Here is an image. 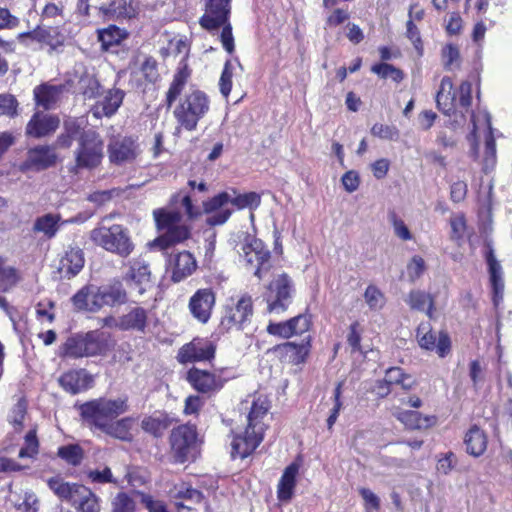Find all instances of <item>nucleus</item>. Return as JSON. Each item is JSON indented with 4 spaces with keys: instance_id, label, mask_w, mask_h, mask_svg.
Wrapping results in <instances>:
<instances>
[{
    "instance_id": "4d7b16f0",
    "label": "nucleus",
    "mask_w": 512,
    "mask_h": 512,
    "mask_svg": "<svg viewBox=\"0 0 512 512\" xmlns=\"http://www.w3.org/2000/svg\"><path fill=\"white\" fill-rule=\"evenodd\" d=\"M16 281L15 270L11 267H6L4 261L0 258V290L7 291Z\"/></svg>"
},
{
    "instance_id": "58836bf2",
    "label": "nucleus",
    "mask_w": 512,
    "mask_h": 512,
    "mask_svg": "<svg viewBox=\"0 0 512 512\" xmlns=\"http://www.w3.org/2000/svg\"><path fill=\"white\" fill-rule=\"evenodd\" d=\"M49 488L61 499L67 500L71 503L74 502L75 498L79 496L80 488L84 485L71 484L64 482L62 479L53 477L47 482Z\"/></svg>"
},
{
    "instance_id": "393cba45",
    "label": "nucleus",
    "mask_w": 512,
    "mask_h": 512,
    "mask_svg": "<svg viewBox=\"0 0 512 512\" xmlns=\"http://www.w3.org/2000/svg\"><path fill=\"white\" fill-rule=\"evenodd\" d=\"M187 380L195 390L203 394L216 392L223 387V380L220 377L197 368L189 370Z\"/></svg>"
},
{
    "instance_id": "f8f14e48",
    "label": "nucleus",
    "mask_w": 512,
    "mask_h": 512,
    "mask_svg": "<svg viewBox=\"0 0 512 512\" xmlns=\"http://www.w3.org/2000/svg\"><path fill=\"white\" fill-rule=\"evenodd\" d=\"M18 38L26 46L30 45L29 41H36L41 48L47 47L50 55L62 52L66 41V36L52 26H38L30 32L19 34Z\"/></svg>"
},
{
    "instance_id": "a19ab883",
    "label": "nucleus",
    "mask_w": 512,
    "mask_h": 512,
    "mask_svg": "<svg viewBox=\"0 0 512 512\" xmlns=\"http://www.w3.org/2000/svg\"><path fill=\"white\" fill-rule=\"evenodd\" d=\"M60 220L61 216L59 214L48 213L40 216L34 222L33 231L42 233L47 238L51 239L57 234L60 228Z\"/></svg>"
},
{
    "instance_id": "e433bc0d",
    "label": "nucleus",
    "mask_w": 512,
    "mask_h": 512,
    "mask_svg": "<svg viewBox=\"0 0 512 512\" xmlns=\"http://www.w3.org/2000/svg\"><path fill=\"white\" fill-rule=\"evenodd\" d=\"M466 451L474 457L482 455L487 448V437L479 427L473 426L464 438Z\"/></svg>"
},
{
    "instance_id": "1a4fd4ad",
    "label": "nucleus",
    "mask_w": 512,
    "mask_h": 512,
    "mask_svg": "<svg viewBox=\"0 0 512 512\" xmlns=\"http://www.w3.org/2000/svg\"><path fill=\"white\" fill-rule=\"evenodd\" d=\"M90 238L96 245L123 258L134 250L128 230L119 224L98 226L90 232Z\"/></svg>"
},
{
    "instance_id": "774afa93",
    "label": "nucleus",
    "mask_w": 512,
    "mask_h": 512,
    "mask_svg": "<svg viewBox=\"0 0 512 512\" xmlns=\"http://www.w3.org/2000/svg\"><path fill=\"white\" fill-rule=\"evenodd\" d=\"M141 71L149 82H155L158 78L156 60L152 57L146 58L141 66Z\"/></svg>"
},
{
    "instance_id": "de8ad7c7",
    "label": "nucleus",
    "mask_w": 512,
    "mask_h": 512,
    "mask_svg": "<svg viewBox=\"0 0 512 512\" xmlns=\"http://www.w3.org/2000/svg\"><path fill=\"white\" fill-rule=\"evenodd\" d=\"M408 304L412 309L425 311L429 317L432 316L433 299L431 296L423 291H411L408 296Z\"/></svg>"
},
{
    "instance_id": "6e6d98bb",
    "label": "nucleus",
    "mask_w": 512,
    "mask_h": 512,
    "mask_svg": "<svg viewBox=\"0 0 512 512\" xmlns=\"http://www.w3.org/2000/svg\"><path fill=\"white\" fill-rule=\"evenodd\" d=\"M27 405L24 400H19L9 415V422L14 426L15 430L20 431L26 416Z\"/></svg>"
},
{
    "instance_id": "412c9836",
    "label": "nucleus",
    "mask_w": 512,
    "mask_h": 512,
    "mask_svg": "<svg viewBox=\"0 0 512 512\" xmlns=\"http://www.w3.org/2000/svg\"><path fill=\"white\" fill-rule=\"evenodd\" d=\"M56 162L57 154L54 148L47 145H40L28 150L27 158L23 162L21 169L40 171L54 166Z\"/></svg>"
},
{
    "instance_id": "0e129e2a",
    "label": "nucleus",
    "mask_w": 512,
    "mask_h": 512,
    "mask_svg": "<svg viewBox=\"0 0 512 512\" xmlns=\"http://www.w3.org/2000/svg\"><path fill=\"white\" fill-rule=\"evenodd\" d=\"M364 297L367 304L373 309L382 307L384 303L383 294L375 286H368Z\"/></svg>"
},
{
    "instance_id": "f3484780",
    "label": "nucleus",
    "mask_w": 512,
    "mask_h": 512,
    "mask_svg": "<svg viewBox=\"0 0 512 512\" xmlns=\"http://www.w3.org/2000/svg\"><path fill=\"white\" fill-rule=\"evenodd\" d=\"M311 325L310 316L300 314L287 321L269 322L266 331L272 336L288 339L294 335H302L308 332Z\"/></svg>"
},
{
    "instance_id": "ddd939ff",
    "label": "nucleus",
    "mask_w": 512,
    "mask_h": 512,
    "mask_svg": "<svg viewBox=\"0 0 512 512\" xmlns=\"http://www.w3.org/2000/svg\"><path fill=\"white\" fill-rule=\"evenodd\" d=\"M243 252L247 266L254 269L253 274L257 278L262 279L272 267L270 251L261 240L254 239L243 246Z\"/></svg>"
},
{
    "instance_id": "f704fd0d",
    "label": "nucleus",
    "mask_w": 512,
    "mask_h": 512,
    "mask_svg": "<svg viewBox=\"0 0 512 512\" xmlns=\"http://www.w3.org/2000/svg\"><path fill=\"white\" fill-rule=\"evenodd\" d=\"M62 92V85L42 84L35 87L34 97L37 105L44 109H51L60 99Z\"/></svg>"
},
{
    "instance_id": "79ce46f5",
    "label": "nucleus",
    "mask_w": 512,
    "mask_h": 512,
    "mask_svg": "<svg viewBox=\"0 0 512 512\" xmlns=\"http://www.w3.org/2000/svg\"><path fill=\"white\" fill-rule=\"evenodd\" d=\"M132 423L133 419L126 417L116 422L111 421L105 424V427H100L98 429L117 439L130 441L132 439V435L130 433Z\"/></svg>"
},
{
    "instance_id": "9b49d317",
    "label": "nucleus",
    "mask_w": 512,
    "mask_h": 512,
    "mask_svg": "<svg viewBox=\"0 0 512 512\" xmlns=\"http://www.w3.org/2000/svg\"><path fill=\"white\" fill-rule=\"evenodd\" d=\"M170 444L176 462L184 463L195 458L197 453V433L194 426L180 425L170 435Z\"/></svg>"
},
{
    "instance_id": "cd10ccee",
    "label": "nucleus",
    "mask_w": 512,
    "mask_h": 512,
    "mask_svg": "<svg viewBox=\"0 0 512 512\" xmlns=\"http://www.w3.org/2000/svg\"><path fill=\"white\" fill-rule=\"evenodd\" d=\"M148 313L140 306L131 307L125 314L119 317L117 328L120 330H135L144 332L147 327Z\"/></svg>"
},
{
    "instance_id": "3c124183",
    "label": "nucleus",
    "mask_w": 512,
    "mask_h": 512,
    "mask_svg": "<svg viewBox=\"0 0 512 512\" xmlns=\"http://www.w3.org/2000/svg\"><path fill=\"white\" fill-rule=\"evenodd\" d=\"M24 446L20 449L18 456L20 458H33L39 450V442L36 436V429L33 428L25 435Z\"/></svg>"
},
{
    "instance_id": "a18cd8bd",
    "label": "nucleus",
    "mask_w": 512,
    "mask_h": 512,
    "mask_svg": "<svg viewBox=\"0 0 512 512\" xmlns=\"http://www.w3.org/2000/svg\"><path fill=\"white\" fill-rule=\"evenodd\" d=\"M72 504L82 512H100L99 498L85 486L80 488L79 496L75 498Z\"/></svg>"
},
{
    "instance_id": "5fc2aeb1",
    "label": "nucleus",
    "mask_w": 512,
    "mask_h": 512,
    "mask_svg": "<svg viewBox=\"0 0 512 512\" xmlns=\"http://www.w3.org/2000/svg\"><path fill=\"white\" fill-rule=\"evenodd\" d=\"M65 132L58 136L57 145L68 148L71 146L73 138L78 134L79 126L75 121H67L64 124Z\"/></svg>"
},
{
    "instance_id": "f257e3e1",
    "label": "nucleus",
    "mask_w": 512,
    "mask_h": 512,
    "mask_svg": "<svg viewBox=\"0 0 512 512\" xmlns=\"http://www.w3.org/2000/svg\"><path fill=\"white\" fill-rule=\"evenodd\" d=\"M189 77L186 67L178 69L166 92L165 103L167 108H171L173 103L178 100L173 109V116L176 120V132L181 130L195 131L198 123L210 111L209 96L199 90L191 89L182 95Z\"/></svg>"
},
{
    "instance_id": "09e8293b",
    "label": "nucleus",
    "mask_w": 512,
    "mask_h": 512,
    "mask_svg": "<svg viewBox=\"0 0 512 512\" xmlns=\"http://www.w3.org/2000/svg\"><path fill=\"white\" fill-rule=\"evenodd\" d=\"M57 455L68 464L77 466L83 459V450L79 445L70 444L59 447Z\"/></svg>"
},
{
    "instance_id": "4c0bfd02",
    "label": "nucleus",
    "mask_w": 512,
    "mask_h": 512,
    "mask_svg": "<svg viewBox=\"0 0 512 512\" xmlns=\"http://www.w3.org/2000/svg\"><path fill=\"white\" fill-rule=\"evenodd\" d=\"M84 266V256L79 249H70L60 261V272L70 278L80 272Z\"/></svg>"
},
{
    "instance_id": "680f3d73",
    "label": "nucleus",
    "mask_w": 512,
    "mask_h": 512,
    "mask_svg": "<svg viewBox=\"0 0 512 512\" xmlns=\"http://www.w3.org/2000/svg\"><path fill=\"white\" fill-rule=\"evenodd\" d=\"M181 202L182 206L185 208L186 214L190 219L197 217L200 212L196 209L193 204L190 195L185 194L182 195V192H178L174 194L171 198L172 203Z\"/></svg>"
},
{
    "instance_id": "c03bdc74",
    "label": "nucleus",
    "mask_w": 512,
    "mask_h": 512,
    "mask_svg": "<svg viewBox=\"0 0 512 512\" xmlns=\"http://www.w3.org/2000/svg\"><path fill=\"white\" fill-rule=\"evenodd\" d=\"M407 380H410V377L405 375L401 368H389L386 371L385 379L379 383V388H384V385H386L383 393H381V396L387 395L389 393L388 386L393 384L401 385L404 389H410L412 387V383H408Z\"/></svg>"
},
{
    "instance_id": "0eeeda50",
    "label": "nucleus",
    "mask_w": 512,
    "mask_h": 512,
    "mask_svg": "<svg viewBox=\"0 0 512 512\" xmlns=\"http://www.w3.org/2000/svg\"><path fill=\"white\" fill-rule=\"evenodd\" d=\"M127 402V397L99 398L82 404L79 409L82 418L89 425L100 428L125 413L128 410Z\"/></svg>"
},
{
    "instance_id": "bf43d9fd",
    "label": "nucleus",
    "mask_w": 512,
    "mask_h": 512,
    "mask_svg": "<svg viewBox=\"0 0 512 512\" xmlns=\"http://www.w3.org/2000/svg\"><path fill=\"white\" fill-rule=\"evenodd\" d=\"M457 457L453 452L441 454L437 462V471L443 475H448L456 466Z\"/></svg>"
},
{
    "instance_id": "2eb2a0df",
    "label": "nucleus",
    "mask_w": 512,
    "mask_h": 512,
    "mask_svg": "<svg viewBox=\"0 0 512 512\" xmlns=\"http://www.w3.org/2000/svg\"><path fill=\"white\" fill-rule=\"evenodd\" d=\"M252 315V298L249 295H243L237 301L235 307L226 308L225 314L221 319L220 326L226 331L233 328L242 329L244 324L250 321Z\"/></svg>"
},
{
    "instance_id": "69168bd1",
    "label": "nucleus",
    "mask_w": 512,
    "mask_h": 512,
    "mask_svg": "<svg viewBox=\"0 0 512 512\" xmlns=\"http://www.w3.org/2000/svg\"><path fill=\"white\" fill-rule=\"evenodd\" d=\"M395 235L401 240L408 241L412 239V234L404 221L393 214L390 218Z\"/></svg>"
},
{
    "instance_id": "dca6fc26",
    "label": "nucleus",
    "mask_w": 512,
    "mask_h": 512,
    "mask_svg": "<svg viewBox=\"0 0 512 512\" xmlns=\"http://www.w3.org/2000/svg\"><path fill=\"white\" fill-rule=\"evenodd\" d=\"M68 84L75 86L77 91L87 99L95 98L99 94L100 84L95 75L88 72L83 63H76L69 74Z\"/></svg>"
},
{
    "instance_id": "b1692460",
    "label": "nucleus",
    "mask_w": 512,
    "mask_h": 512,
    "mask_svg": "<svg viewBox=\"0 0 512 512\" xmlns=\"http://www.w3.org/2000/svg\"><path fill=\"white\" fill-rule=\"evenodd\" d=\"M71 302L77 311L96 313L101 310L99 288L97 285L88 284L78 290L71 298Z\"/></svg>"
},
{
    "instance_id": "a211bd4d",
    "label": "nucleus",
    "mask_w": 512,
    "mask_h": 512,
    "mask_svg": "<svg viewBox=\"0 0 512 512\" xmlns=\"http://www.w3.org/2000/svg\"><path fill=\"white\" fill-rule=\"evenodd\" d=\"M138 155L139 146L130 137H115L108 144V157L113 164L131 163Z\"/></svg>"
},
{
    "instance_id": "aec40b11",
    "label": "nucleus",
    "mask_w": 512,
    "mask_h": 512,
    "mask_svg": "<svg viewBox=\"0 0 512 512\" xmlns=\"http://www.w3.org/2000/svg\"><path fill=\"white\" fill-rule=\"evenodd\" d=\"M215 305V294L210 288L197 290L189 301V310L193 317L201 323H206Z\"/></svg>"
},
{
    "instance_id": "f03ea898",
    "label": "nucleus",
    "mask_w": 512,
    "mask_h": 512,
    "mask_svg": "<svg viewBox=\"0 0 512 512\" xmlns=\"http://www.w3.org/2000/svg\"><path fill=\"white\" fill-rule=\"evenodd\" d=\"M269 404L266 398H254L251 402L250 411L247 416L248 425L243 434H237L232 443L231 455L246 458L261 443L264 434L262 418L267 414Z\"/></svg>"
},
{
    "instance_id": "72a5a7b5",
    "label": "nucleus",
    "mask_w": 512,
    "mask_h": 512,
    "mask_svg": "<svg viewBox=\"0 0 512 512\" xmlns=\"http://www.w3.org/2000/svg\"><path fill=\"white\" fill-rule=\"evenodd\" d=\"M128 271L124 279L138 285H147L151 282V271L147 261L142 258H135L128 262Z\"/></svg>"
},
{
    "instance_id": "39448f33",
    "label": "nucleus",
    "mask_w": 512,
    "mask_h": 512,
    "mask_svg": "<svg viewBox=\"0 0 512 512\" xmlns=\"http://www.w3.org/2000/svg\"><path fill=\"white\" fill-rule=\"evenodd\" d=\"M158 230L165 231L150 243V246L166 250L190 238L191 227L182 223V215L178 211L160 208L153 211Z\"/></svg>"
},
{
    "instance_id": "49530a36",
    "label": "nucleus",
    "mask_w": 512,
    "mask_h": 512,
    "mask_svg": "<svg viewBox=\"0 0 512 512\" xmlns=\"http://www.w3.org/2000/svg\"><path fill=\"white\" fill-rule=\"evenodd\" d=\"M486 123L488 132L485 139V151L483 159V169L487 172L492 169L496 163V144L492 134V127L489 115H486Z\"/></svg>"
},
{
    "instance_id": "864d4df0",
    "label": "nucleus",
    "mask_w": 512,
    "mask_h": 512,
    "mask_svg": "<svg viewBox=\"0 0 512 512\" xmlns=\"http://www.w3.org/2000/svg\"><path fill=\"white\" fill-rule=\"evenodd\" d=\"M371 134L383 140L397 141L399 130L393 125L375 123L371 128Z\"/></svg>"
},
{
    "instance_id": "c85d7f7f",
    "label": "nucleus",
    "mask_w": 512,
    "mask_h": 512,
    "mask_svg": "<svg viewBox=\"0 0 512 512\" xmlns=\"http://www.w3.org/2000/svg\"><path fill=\"white\" fill-rule=\"evenodd\" d=\"M101 309L105 306L114 307L125 304L128 301V294L120 281L109 285L98 286Z\"/></svg>"
},
{
    "instance_id": "338daca9",
    "label": "nucleus",
    "mask_w": 512,
    "mask_h": 512,
    "mask_svg": "<svg viewBox=\"0 0 512 512\" xmlns=\"http://www.w3.org/2000/svg\"><path fill=\"white\" fill-rule=\"evenodd\" d=\"M16 508L19 512H37L38 511V500L34 493L25 492L23 501L16 504Z\"/></svg>"
},
{
    "instance_id": "8fccbe9b",
    "label": "nucleus",
    "mask_w": 512,
    "mask_h": 512,
    "mask_svg": "<svg viewBox=\"0 0 512 512\" xmlns=\"http://www.w3.org/2000/svg\"><path fill=\"white\" fill-rule=\"evenodd\" d=\"M371 71L383 79L390 78L395 83L401 82L404 78V73L400 69L387 63L375 64Z\"/></svg>"
},
{
    "instance_id": "13d9d810",
    "label": "nucleus",
    "mask_w": 512,
    "mask_h": 512,
    "mask_svg": "<svg viewBox=\"0 0 512 512\" xmlns=\"http://www.w3.org/2000/svg\"><path fill=\"white\" fill-rule=\"evenodd\" d=\"M18 102L10 94H0V116L13 117L17 114Z\"/></svg>"
},
{
    "instance_id": "bb28decb",
    "label": "nucleus",
    "mask_w": 512,
    "mask_h": 512,
    "mask_svg": "<svg viewBox=\"0 0 512 512\" xmlns=\"http://www.w3.org/2000/svg\"><path fill=\"white\" fill-rule=\"evenodd\" d=\"M99 10L108 19H131L137 14V6L133 0H111L103 3Z\"/></svg>"
},
{
    "instance_id": "4468645a",
    "label": "nucleus",
    "mask_w": 512,
    "mask_h": 512,
    "mask_svg": "<svg viewBox=\"0 0 512 512\" xmlns=\"http://www.w3.org/2000/svg\"><path fill=\"white\" fill-rule=\"evenodd\" d=\"M215 350L216 345L213 341L196 337L179 349L177 360L181 364L209 361L214 358Z\"/></svg>"
},
{
    "instance_id": "473e14b6",
    "label": "nucleus",
    "mask_w": 512,
    "mask_h": 512,
    "mask_svg": "<svg viewBox=\"0 0 512 512\" xmlns=\"http://www.w3.org/2000/svg\"><path fill=\"white\" fill-rule=\"evenodd\" d=\"M299 473V465L291 463L287 466L277 485V497L282 502L291 500L296 486V478Z\"/></svg>"
},
{
    "instance_id": "37998d69",
    "label": "nucleus",
    "mask_w": 512,
    "mask_h": 512,
    "mask_svg": "<svg viewBox=\"0 0 512 512\" xmlns=\"http://www.w3.org/2000/svg\"><path fill=\"white\" fill-rule=\"evenodd\" d=\"M236 67L243 70L242 64L236 58L234 61L227 60L224 64L220 79H219V91L224 98H228L232 89V79Z\"/></svg>"
},
{
    "instance_id": "7c9ffc66",
    "label": "nucleus",
    "mask_w": 512,
    "mask_h": 512,
    "mask_svg": "<svg viewBox=\"0 0 512 512\" xmlns=\"http://www.w3.org/2000/svg\"><path fill=\"white\" fill-rule=\"evenodd\" d=\"M124 98V92L120 89H110L105 94L104 98L97 102L92 112L96 118L102 116L110 117L116 113L121 106Z\"/></svg>"
},
{
    "instance_id": "423d86ee",
    "label": "nucleus",
    "mask_w": 512,
    "mask_h": 512,
    "mask_svg": "<svg viewBox=\"0 0 512 512\" xmlns=\"http://www.w3.org/2000/svg\"><path fill=\"white\" fill-rule=\"evenodd\" d=\"M472 84L470 81H463L458 90H454L453 82L449 77H443L440 89L436 95L437 107L446 115H457L459 112L461 120H455L459 125L465 122V112L469 111L472 101Z\"/></svg>"
},
{
    "instance_id": "20e7f679",
    "label": "nucleus",
    "mask_w": 512,
    "mask_h": 512,
    "mask_svg": "<svg viewBox=\"0 0 512 512\" xmlns=\"http://www.w3.org/2000/svg\"><path fill=\"white\" fill-rule=\"evenodd\" d=\"M115 343L111 336L99 330L69 337L60 347L59 355L68 358H83L105 355Z\"/></svg>"
},
{
    "instance_id": "e2e57ef3",
    "label": "nucleus",
    "mask_w": 512,
    "mask_h": 512,
    "mask_svg": "<svg viewBox=\"0 0 512 512\" xmlns=\"http://www.w3.org/2000/svg\"><path fill=\"white\" fill-rule=\"evenodd\" d=\"M134 509L133 500L126 493H119L113 502V512H132Z\"/></svg>"
},
{
    "instance_id": "7ed1b4c3",
    "label": "nucleus",
    "mask_w": 512,
    "mask_h": 512,
    "mask_svg": "<svg viewBox=\"0 0 512 512\" xmlns=\"http://www.w3.org/2000/svg\"><path fill=\"white\" fill-rule=\"evenodd\" d=\"M261 203V197L255 192L237 194L235 190L221 192L203 202L204 213L208 214L207 223L211 226L224 224L232 214L227 207L232 204L237 209H255Z\"/></svg>"
},
{
    "instance_id": "c756f323",
    "label": "nucleus",
    "mask_w": 512,
    "mask_h": 512,
    "mask_svg": "<svg viewBox=\"0 0 512 512\" xmlns=\"http://www.w3.org/2000/svg\"><path fill=\"white\" fill-rule=\"evenodd\" d=\"M172 266V280L180 282L196 269V261L193 255L187 251L179 252L170 259Z\"/></svg>"
},
{
    "instance_id": "052dcab7",
    "label": "nucleus",
    "mask_w": 512,
    "mask_h": 512,
    "mask_svg": "<svg viewBox=\"0 0 512 512\" xmlns=\"http://www.w3.org/2000/svg\"><path fill=\"white\" fill-rule=\"evenodd\" d=\"M425 271V261L421 256L415 255L407 265L408 277L411 281L418 279Z\"/></svg>"
},
{
    "instance_id": "9d476101",
    "label": "nucleus",
    "mask_w": 512,
    "mask_h": 512,
    "mask_svg": "<svg viewBox=\"0 0 512 512\" xmlns=\"http://www.w3.org/2000/svg\"><path fill=\"white\" fill-rule=\"evenodd\" d=\"M104 142L94 130L81 132L74 151L75 168L92 170L97 168L104 157Z\"/></svg>"
},
{
    "instance_id": "6ab92c4d",
    "label": "nucleus",
    "mask_w": 512,
    "mask_h": 512,
    "mask_svg": "<svg viewBox=\"0 0 512 512\" xmlns=\"http://www.w3.org/2000/svg\"><path fill=\"white\" fill-rule=\"evenodd\" d=\"M230 0H209L204 15L200 19L201 26L213 32L222 25L229 23Z\"/></svg>"
},
{
    "instance_id": "c9c22d12",
    "label": "nucleus",
    "mask_w": 512,
    "mask_h": 512,
    "mask_svg": "<svg viewBox=\"0 0 512 512\" xmlns=\"http://www.w3.org/2000/svg\"><path fill=\"white\" fill-rule=\"evenodd\" d=\"M396 418L411 430L428 429L437 423L436 416H424L417 411H401Z\"/></svg>"
},
{
    "instance_id": "a878e982",
    "label": "nucleus",
    "mask_w": 512,
    "mask_h": 512,
    "mask_svg": "<svg viewBox=\"0 0 512 512\" xmlns=\"http://www.w3.org/2000/svg\"><path fill=\"white\" fill-rule=\"evenodd\" d=\"M60 119L55 115L35 113L26 126V134L34 138L45 137L59 127Z\"/></svg>"
},
{
    "instance_id": "5701e85b",
    "label": "nucleus",
    "mask_w": 512,
    "mask_h": 512,
    "mask_svg": "<svg viewBox=\"0 0 512 512\" xmlns=\"http://www.w3.org/2000/svg\"><path fill=\"white\" fill-rule=\"evenodd\" d=\"M61 388L72 395L88 390L93 385V377L85 369H73L58 378Z\"/></svg>"
},
{
    "instance_id": "2f4dec72",
    "label": "nucleus",
    "mask_w": 512,
    "mask_h": 512,
    "mask_svg": "<svg viewBox=\"0 0 512 512\" xmlns=\"http://www.w3.org/2000/svg\"><path fill=\"white\" fill-rule=\"evenodd\" d=\"M310 346V336H306L300 343L285 342L276 347V351L290 363L299 364L304 361Z\"/></svg>"
},
{
    "instance_id": "6e6552de",
    "label": "nucleus",
    "mask_w": 512,
    "mask_h": 512,
    "mask_svg": "<svg viewBox=\"0 0 512 512\" xmlns=\"http://www.w3.org/2000/svg\"><path fill=\"white\" fill-rule=\"evenodd\" d=\"M295 284L286 272L276 274L266 286L263 300L266 303V312L272 315L285 313L293 302Z\"/></svg>"
},
{
    "instance_id": "ea45409f",
    "label": "nucleus",
    "mask_w": 512,
    "mask_h": 512,
    "mask_svg": "<svg viewBox=\"0 0 512 512\" xmlns=\"http://www.w3.org/2000/svg\"><path fill=\"white\" fill-rule=\"evenodd\" d=\"M97 33L98 40L101 43L102 49L105 51L109 50L113 46L119 45L128 37L126 30L115 25H109L107 28L98 30Z\"/></svg>"
},
{
    "instance_id": "603ef678",
    "label": "nucleus",
    "mask_w": 512,
    "mask_h": 512,
    "mask_svg": "<svg viewBox=\"0 0 512 512\" xmlns=\"http://www.w3.org/2000/svg\"><path fill=\"white\" fill-rule=\"evenodd\" d=\"M417 337L419 345L426 350H434L437 340L436 335L431 332L428 323H422L417 329Z\"/></svg>"
},
{
    "instance_id": "4be33fe9",
    "label": "nucleus",
    "mask_w": 512,
    "mask_h": 512,
    "mask_svg": "<svg viewBox=\"0 0 512 512\" xmlns=\"http://www.w3.org/2000/svg\"><path fill=\"white\" fill-rule=\"evenodd\" d=\"M488 265V273L493 291V304L497 308L503 301L504 296V280L503 270L499 261L496 259L493 248L488 245L485 254Z\"/></svg>"
}]
</instances>
